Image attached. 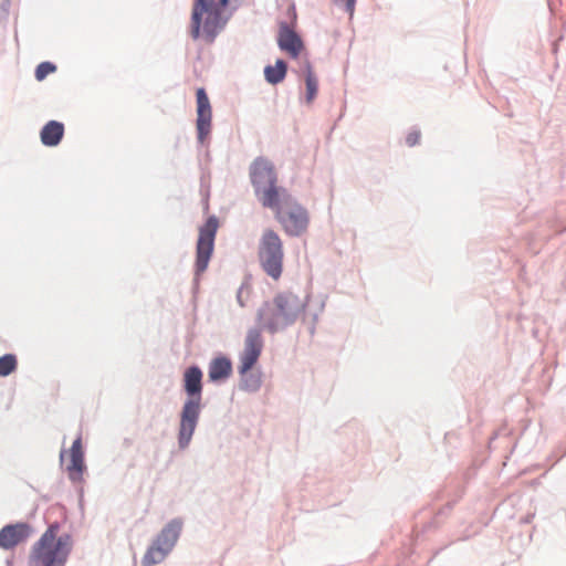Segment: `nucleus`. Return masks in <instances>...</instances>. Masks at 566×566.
Here are the masks:
<instances>
[{"mask_svg":"<svg viewBox=\"0 0 566 566\" xmlns=\"http://www.w3.org/2000/svg\"><path fill=\"white\" fill-rule=\"evenodd\" d=\"M184 390L187 399L180 411L177 442L180 450H186L192 440L202 410V371L193 365L184 373Z\"/></svg>","mask_w":566,"mask_h":566,"instance_id":"f03ea898","label":"nucleus"},{"mask_svg":"<svg viewBox=\"0 0 566 566\" xmlns=\"http://www.w3.org/2000/svg\"><path fill=\"white\" fill-rule=\"evenodd\" d=\"M17 368V358L12 354L0 357V377H7Z\"/></svg>","mask_w":566,"mask_h":566,"instance_id":"6ab92c4d","label":"nucleus"},{"mask_svg":"<svg viewBox=\"0 0 566 566\" xmlns=\"http://www.w3.org/2000/svg\"><path fill=\"white\" fill-rule=\"evenodd\" d=\"M275 211V218L290 237H301L307 231L310 213L289 192L280 198L277 206L269 207Z\"/></svg>","mask_w":566,"mask_h":566,"instance_id":"0eeeda50","label":"nucleus"},{"mask_svg":"<svg viewBox=\"0 0 566 566\" xmlns=\"http://www.w3.org/2000/svg\"><path fill=\"white\" fill-rule=\"evenodd\" d=\"M277 44L282 51L287 52L292 57H296L303 49L300 35L286 22L280 23Z\"/></svg>","mask_w":566,"mask_h":566,"instance_id":"ddd939ff","label":"nucleus"},{"mask_svg":"<svg viewBox=\"0 0 566 566\" xmlns=\"http://www.w3.org/2000/svg\"><path fill=\"white\" fill-rule=\"evenodd\" d=\"M306 300L292 292H282L270 302H265L256 312L260 327L270 334L283 332L292 326L305 311Z\"/></svg>","mask_w":566,"mask_h":566,"instance_id":"7ed1b4c3","label":"nucleus"},{"mask_svg":"<svg viewBox=\"0 0 566 566\" xmlns=\"http://www.w3.org/2000/svg\"><path fill=\"white\" fill-rule=\"evenodd\" d=\"M554 3H555V0H549V8L552 11L554 10Z\"/></svg>","mask_w":566,"mask_h":566,"instance_id":"393cba45","label":"nucleus"},{"mask_svg":"<svg viewBox=\"0 0 566 566\" xmlns=\"http://www.w3.org/2000/svg\"><path fill=\"white\" fill-rule=\"evenodd\" d=\"M287 65L283 60H277L274 65H266L264 76L268 83L279 84L286 75Z\"/></svg>","mask_w":566,"mask_h":566,"instance_id":"f3484780","label":"nucleus"},{"mask_svg":"<svg viewBox=\"0 0 566 566\" xmlns=\"http://www.w3.org/2000/svg\"><path fill=\"white\" fill-rule=\"evenodd\" d=\"M231 0H193L190 18V35L212 43L227 28L237 11Z\"/></svg>","mask_w":566,"mask_h":566,"instance_id":"f257e3e1","label":"nucleus"},{"mask_svg":"<svg viewBox=\"0 0 566 566\" xmlns=\"http://www.w3.org/2000/svg\"><path fill=\"white\" fill-rule=\"evenodd\" d=\"M211 106L203 88L197 91V132L198 140L203 143L211 128Z\"/></svg>","mask_w":566,"mask_h":566,"instance_id":"9b49d317","label":"nucleus"},{"mask_svg":"<svg viewBox=\"0 0 566 566\" xmlns=\"http://www.w3.org/2000/svg\"><path fill=\"white\" fill-rule=\"evenodd\" d=\"M56 66L51 62H42L35 69V78L38 81L44 80L50 73H53Z\"/></svg>","mask_w":566,"mask_h":566,"instance_id":"aec40b11","label":"nucleus"},{"mask_svg":"<svg viewBox=\"0 0 566 566\" xmlns=\"http://www.w3.org/2000/svg\"><path fill=\"white\" fill-rule=\"evenodd\" d=\"M325 308V297H322L317 302V307L314 312H310V315L312 317L311 326H310V333L314 334L316 324L318 322L319 315L323 313Z\"/></svg>","mask_w":566,"mask_h":566,"instance_id":"412c9836","label":"nucleus"},{"mask_svg":"<svg viewBox=\"0 0 566 566\" xmlns=\"http://www.w3.org/2000/svg\"><path fill=\"white\" fill-rule=\"evenodd\" d=\"M64 135V125L57 120L48 122L40 133L44 146L54 147L60 144Z\"/></svg>","mask_w":566,"mask_h":566,"instance_id":"2eb2a0df","label":"nucleus"},{"mask_svg":"<svg viewBox=\"0 0 566 566\" xmlns=\"http://www.w3.org/2000/svg\"><path fill=\"white\" fill-rule=\"evenodd\" d=\"M305 85H306V102L312 103L316 97L318 91V81L313 73L311 65L306 64V75H305Z\"/></svg>","mask_w":566,"mask_h":566,"instance_id":"a211bd4d","label":"nucleus"},{"mask_svg":"<svg viewBox=\"0 0 566 566\" xmlns=\"http://www.w3.org/2000/svg\"><path fill=\"white\" fill-rule=\"evenodd\" d=\"M419 140H420V132H418V130L410 132L406 137V143L410 147L417 145L419 143Z\"/></svg>","mask_w":566,"mask_h":566,"instance_id":"5701e85b","label":"nucleus"},{"mask_svg":"<svg viewBox=\"0 0 566 566\" xmlns=\"http://www.w3.org/2000/svg\"><path fill=\"white\" fill-rule=\"evenodd\" d=\"M258 258L261 269L273 280H279L283 272V243L279 234L266 229L260 239Z\"/></svg>","mask_w":566,"mask_h":566,"instance_id":"1a4fd4ad","label":"nucleus"},{"mask_svg":"<svg viewBox=\"0 0 566 566\" xmlns=\"http://www.w3.org/2000/svg\"><path fill=\"white\" fill-rule=\"evenodd\" d=\"M184 527V521L180 517L170 520L153 539L143 556V566H155L166 559L175 548Z\"/></svg>","mask_w":566,"mask_h":566,"instance_id":"6e6552de","label":"nucleus"},{"mask_svg":"<svg viewBox=\"0 0 566 566\" xmlns=\"http://www.w3.org/2000/svg\"><path fill=\"white\" fill-rule=\"evenodd\" d=\"M31 526L28 523L8 524L0 530V547L12 549L24 542L31 535Z\"/></svg>","mask_w":566,"mask_h":566,"instance_id":"f8f14e48","label":"nucleus"},{"mask_svg":"<svg viewBox=\"0 0 566 566\" xmlns=\"http://www.w3.org/2000/svg\"><path fill=\"white\" fill-rule=\"evenodd\" d=\"M244 294H245V290H244V286L241 285L240 289L238 290L237 292V302L238 304L241 306V307H244L245 306V297H244Z\"/></svg>","mask_w":566,"mask_h":566,"instance_id":"b1692460","label":"nucleus"},{"mask_svg":"<svg viewBox=\"0 0 566 566\" xmlns=\"http://www.w3.org/2000/svg\"><path fill=\"white\" fill-rule=\"evenodd\" d=\"M232 374V363L226 356L213 358L208 366V377L211 382L227 380Z\"/></svg>","mask_w":566,"mask_h":566,"instance_id":"4468645a","label":"nucleus"},{"mask_svg":"<svg viewBox=\"0 0 566 566\" xmlns=\"http://www.w3.org/2000/svg\"><path fill=\"white\" fill-rule=\"evenodd\" d=\"M250 180L258 200L263 207H275L287 190L277 186L274 165L265 157H256L249 168Z\"/></svg>","mask_w":566,"mask_h":566,"instance_id":"39448f33","label":"nucleus"},{"mask_svg":"<svg viewBox=\"0 0 566 566\" xmlns=\"http://www.w3.org/2000/svg\"><path fill=\"white\" fill-rule=\"evenodd\" d=\"M263 348V339L260 329L250 328L244 338V347L239 355L238 371L241 376L240 389L248 392H256L262 385L260 373L251 371L258 361Z\"/></svg>","mask_w":566,"mask_h":566,"instance_id":"423d86ee","label":"nucleus"},{"mask_svg":"<svg viewBox=\"0 0 566 566\" xmlns=\"http://www.w3.org/2000/svg\"><path fill=\"white\" fill-rule=\"evenodd\" d=\"M333 2L336 6H344L345 11L349 14V17H353L354 11H355L356 0H333Z\"/></svg>","mask_w":566,"mask_h":566,"instance_id":"4be33fe9","label":"nucleus"},{"mask_svg":"<svg viewBox=\"0 0 566 566\" xmlns=\"http://www.w3.org/2000/svg\"><path fill=\"white\" fill-rule=\"evenodd\" d=\"M218 226V219L214 216H211L199 229L195 263V273L197 276L202 274L208 268L214 248V239Z\"/></svg>","mask_w":566,"mask_h":566,"instance_id":"9d476101","label":"nucleus"},{"mask_svg":"<svg viewBox=\"0 0 566 566\" xmlns=\"http://www.w3.org/2000/svg\"><path fill=\"white\" fill-rule=\"evenodd\" d=\"M67 470L72 481L81 480V475L84 470V454L80 437L74 440L71 447V464L67 467Z\"/></svg>","mask_w":566,"mask_h":566,"instance_id":"dca6fc26","label":"nucleus"},{"mask_svg":"<svg viewBox=\"0 0 566 566\" xmlns=\"http://www.w3.org/2000/svg\"><path fill=\"white\" fill-rule=\"evenodd\" d=\"M60 525L51 524L32 546L30 554L31 564L42 566H65L73 547V539L69 533L56 537Z\"/></svg>","mask_w":566,"mask_h":566,"instance_id":"20e7f679","label":"nucleus"}]
</instances>
